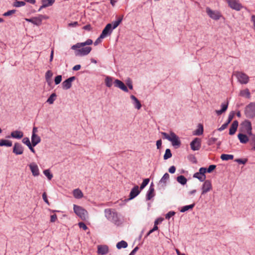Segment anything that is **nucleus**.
<instances>
[{
  "mask_svg": "<svg viewBox=\"0 0 255 255\" xmlns=\"http://www.w3.org/2000/svg\"><path fill=\"white\" fill-rule=\"evenodd\" d=\"M93 43L91 39H88L84 42L77 43L71 47V49L75 50V54L77 56H83L88 55L91 51L92 48L89 46Z\"/></svg>",
  "mask_w": 255,
  "mask_h": 255,
  "instance_id": "f257e3e1",
  "label": "nucleus"
},
{
  "mask_svg": "<svg viewBox=\"0 0 255 255\" xmlns=\"http://www.w3.org/2000/svg\"><path fill=\"white\" fill-rule=\"evenodd\" d=\"M106 217L110 221L112 222L116 225H119L120 220L118 213L114 210L110 209H107L105 210Z\"/></svg>",
  "mask_w": 255,
  "mask_h": 255,
  "instance_id": "f03ea898",
  "label": "nucleus"
},
{
  "mask_svg": "<svg viewBox=\"0 0 255 255\" xmlns=\"http://www.w3.org/2000/svg\"><path fill=\"white\" fill-rule=\"evenodd\" d=\"M73 210L74 213L82 220H85L88 218V212L83 207L78 205H74Z\"/></svg>",
  "mask_w": 255,
  "mask_h": 255,
  "instance_id": "7ed1b4c3",
  "label": "nucleus"
},
{
  "mask_svg": "<svg viewBox=\"0 0 255 255\" xmlns=\"http://www.w3.org/2000/svg\"><path fill=\"white\" fill-rule=\"evenodd\" d=\"M245 114L247 118L253 119L255 117V102H251L245 109Z\"/></svg>",
  "mask_w": 255,
  "mask_h": 255,
  "instance_id": "20e7f679",
  "label": "nucleus"
},
{
  "mask_svg": "<svg viewBox=\"0 0 255 255\" xmlns=\"http://www.w3.org/2000/svg\"><path fill=\"white\" fill-rule=\"evenodd\" d=\"M234 75L236 77L238 81L242 84H246L249 81V77L245 73L236 71Z\"/></svg>",
  "mask_w": 255,
  "mask_h": 255,
  "instance_id": "39448f33",
  "label": "nucleus"
},
{
  "mask_svg": "<svg viewBox=\"0 0 255 255\" xmlns=\"http://www.w3.org/2000/svg\"><path fill=\"white\" fill-rule=\"evenodd\" d=\"M242 131L252 135V127L251 123L249 121H245L242 124Z\"/></svg>",
  "mask_w": 255,
  "mask_h": 255,
  "instance_id": "423d86ee",
  "label": "nucleus"
},
{
  "mask_svg": "<svg viewBox=\"0 0 255 255\" xmlns=\"http://www.w3.org/2000/svg\"><path fill=\"white\" fill-rule=\"evenodd\" d=\"M229 6L232 9L237 11L240 10L242 7V5L238 0H227Z\"/></svg>",
  "mask_w": 255,
  "mask_h": 255,
  "instance_id": "0eeeda50",
  "label": "nucleus"
},
{
  "mask_svg": "<svg viewBox=\"0 0 255 255\" xmlns=\"http://www.w3.org/2000/svg\"><path fill=\"white\" fill-rule=\"evenodd\" d=\"M206 11L208 15L213 19H219L221 16V14L220 12L218 11L212 10L209 7H207Z\"/></svg>",
  "mask_w": 255,
  "mask_h": 255,
  "instance_id": "6e6552de",
  "label": "nucleus"
},
{
  "mask_svg": "<svg viewBox=\"0 0 255 255\" xmlns=\"http://www.w3.org/2000/svg\"><path fill=\"white\" fill-rule=\"evenodd\" d=\"M201 146V140L199 138H195L191 143V148L194 150H198L200 149Z\"/></svg>",
  "mask_w": 255,
  "mask_h": 255,
  "instance_id": "1a4fd4ad",
  "label": "nucleus"
},
{
  "mask_svg": "<svg viewBox=\"0 0 255 255\" xmlns=\"http://www.w3.org/2000/svg\"><path fill=\"white\" fill-rule=\"evenodd\" d=\"M24 151V148L22 145L18 142H16L14 143L12 152L15 155H21L23 154Z\"/></svg>",
  "mask_w": 255,
  "mask_h": 255,
  "instance_id": "9d476101",
  "label": "nucleus"
},
{
  "mask_svg": "<svg viewBox=\"0 0 255 255\" xmlns=\"http://www.w3.org/2000/svg\"><path fill=\"white\" fill-rule=\"evenodd\" d=\"M212 189V185L210 180H207L204 182L202 188V194H204Z\"/></svg>",
  "mask_w": 255,
  "mask_h": 255,
  "instance_id": "9b49d317",
  "label": "nucleus"
},
{
  "mask_svg": "<svg viewBox=\"0 0 255 255\" xmlns=\"http://www.w3.org/2000/svg\"><path fill=\"white\" fill-rule=\"evenodd\" d=\"M170 137L169 141L171 142L173 146L177 147L180 146L181 141L179 137L174 132H171V136Z\"/></svg>",
  "mask_w": 255,
  "mask_h": 255,
  "instance_id": "f8f14e48",
  "label": "nucleus"
},
{
  "mask_svg": "<svg viewBox=\"0 0 255 255\" xmlns=\"http://www.w3.org/2000/svg\"><path fill=\"white\" fill-rule=\"evenodd\" d=\"M112 31V23L108 24L103 29L101 34V38H105L108 35H110Z\"/></svg>",
  "mask_w": 255,
  "mask_h": 255,
  "instance_id": "ddd939ff",
  "label": "nucleus"
},
{
  "mask_svg": "<svg viewBox=\"0 0 255 255\" xmlns=\"http://www.w3.org/2000/svg\"><path fill=\"white\" fill-rule=\"evenodd\" d=\"M75 79V76H72L63 82L62 84L63 89L64 90L70 89L72 86V82L74 81Z\"/></svg>",
  "mask_w": 255,
  "mask_h": 255,
  "instance_id": "4468645a",
  "label": "nucleus"
},
{
  "mask_svg": "<svg viewBox=\"0 0 255 255\" xmlns=\"http://www.w3.org/2000/svg\"><path fill=\"white\" fill-rule=\"evenodd\" d=\"M28 166L33 176H37L39 175V170L36 163L32 162Z\"/></svg>",
  "mask_w": 255,
  "mask_h": 255,
  "instance_id": "2eb2a0df",
  "label": "nucleus"
},
{
  "mask_svg": "<svg viewBox=\"0 0 255 255\" xmlns=\"http://www.w3.org/2000/svg\"><path fill=\"white\" fill-rule=\"evenodd\" d=\"M115 86L123 90L125 92H128V90L127 87L121 81L118 79H116L114 81Z\"/></svg>",
  "mask_w": 255,
  "mask_h": 255,
  "instance_id": "dca6fc26",
  "label": "nucleus"
},
{
  "mask_svg": "<svg viewBox=\"0 0 255 255\" xmlns=\"http://www.w3.org/2000/svg\"><path fill=\"white\" fill-rule=\"evenodd\" d=\"M48 18V17L47 16L40 14L37 17H33V24L39 26L41 25L43 19H46Z\"/></svg>",
  "mask_w": 255,
  "mask_h": 255,
  "instance_id": "f3484780",
  "label": "nucleus"
},
{
  "mask_svg": "<svg viewBox=\"0 0 255 255\" xmlns=\"http://www.w3.org/2000/svg\"><path fill=\"white\" fill-rule=\"evenodd\" d=\"M109 252L108 247L106 245H99L98 246V253L104 255L107 254Z\"/></svg>",
  "mask_w": 255,
  "mask_h": 255,
  "instance_id": "a211bd4d",
  "label": "nucleus"
},
{
  "mask_svg": "<svg viewBox=\"0 0 255 255\" xmlns=\"http://www.w3.org/2000/svg\"><path fill=\"white\" fill-rule=\"evenodd\" d=\"M140 193L138 186H135L131 190L129 194V199H132L137 196Z\"/></svg>",
  "mask_w": 255,
  "mask_h": 255,
  "instance_id": "6ab92c4d",
  "label": "nucleus"
},
{
  "mask_svg": "<svg viewBox=\"0 0 255 255\" xmlns=\"http://www.w3.org/2000/svg\"><path fill=\"white\" fill-rule=\"evenodd\" d=\"M238 127V122L234 121L231 125L229 130V134L233 135L235 133Z\"/></svg>",
  "mask_w": 255,
  "mask_h": 255,
  "instance_id": "aec40b11",
  "label": "nucleus"
},
{
  "mask_svg": "<svg viewBox=\"0 0 255 255\" xmlns=\"http://www.w3.org/2000/svg\"><path fill=\"white\" fill-rule=\"evenodd\" d=\"M238 137L242 143H246L249 141L248 136L243 133H239L238 134Z\"/></svg>",
  "mask_w": 255,
  "mask_h": 255,
  "instance_id": "412c9836",
  "label": "nucleus"
},
{
  "mask_svg": "<svg viewBox=\"0 0 255 255\" xmlns=\"http://www.w3.org/2000/svg\"><path fill=\"white\" fill-rule=\"evenodd\" d=\"M11 137L16 139H20L23 136V133L21 131L14 130L11 132Z\"/></svg>",
  "mask_w": 255,
  "mask_h": 255,
  "instance_id": "4be33fe9",
  "label": "nucleus"
},
{
  "mask_svg": "<svg viewBox=\"0 0 255 255\" xmlns=\"http://www.w3.org/2000/svg\"><path fill=\"white\" fill-rule=\"evenodd\" d=\"M41 141L40 137L36 134H32L31 142L33 146H35Z\"/></svg>",
  "mask_w": 255,
  "mask_h": 255,
  "instance_id": "5701e85b",
  "label": "nucleus"
},
{
  "mask_svg": "<svg viewBox=\"0 0 255 255\" xmlns=\"http://www.w3.org/2000/svg\"><path fill=\"white\" fill-rule=\"evenodd\" d=\"M130 98L133 101V104L134 107L138 110L140 109L141 107V105L139 101L133 95L130 96Z\"/></svg>",
  "mask_w": 255,
  "mask_h": 255,
  "instance_id": "b1692460",
  "label": "nucleus"
},
{
  "mask_svg": "<svg viewBox=\"0 0 255 255\" xmlns=\"http://www.w3.org/2000/svg\"><path fill=\"white\" fill-rule=\"evenodd\" d=\"M154 189L152 183L150 186V187L148 189V191L146 195V199L147 200H150L154 196Z\"/></svg>",
  "mask_w": 255,
  "mask_h": 255,
  "instance_id": "393cba45",
  "label": "nucleus"
},
{
  "mask_svg": "<svg viewBox=\"0 0 255 255\" xmlns=\"http://www.w3.org/2000/svg\"><path fill=\"white\" fill-rule=\"evenodd\" d=\"M74 197L76 199H81L83 197V194L79 189H74L73 191Z\"/></svg>",
  "mask_w": 255,
  "mask_h": 255,
  "instance_id": "a878e982",
  "label": "nucleus"
},
{
  "mask_svg": "<svg viewBox=\"0 0 255 255\" xmlns=\"http://www.w3.org/2000/svg\"><path fill=\"white\" fill-rule=\"evenodd\" d=\"M228 106V103H223L222 104V109L221 110H216V113L218 115H221L223 113L225 112Z\"/></svg>",
  "mask_w": 255,
  "mask_h": 255,
  "instance_id": "bb28decb",
  "label": "nucleus"
},
{
  "mask_svg": "<svg viewBox=\"0 0 255 255\" xmlns=\"http://www.w3.org/2000/svg\"><path fill=\"white\" fill-rule=\"evenodd\" d=\"M0 146H5L7 147H10L12 146V142L10 140L6 139H1L0 140Z\"/></svg>",
  "mask_w": 255,
  "mask_h": 255,
  "instance_id": "cd10ccee",
  "label": "nucleus"
},
{
  "mask_svg": "<svg viewBox=\"0 0 255 255\" xmlns=\"http://www.w3.org/2000/svg\"><path fill=\"white\" fill-rule=\"evenodd\" d=\"M159 222V218L156 219V220L155 221L154 227L147 233L146 237L148 236L150 234L153 233L154 231L158 230L157 225L158 224Z\"/></svg>",
  "mask_w": 255,
  "mask_h": 255,
  "instance_id": "c85d7f7f",
  "label": "nucleus"
},
{
  "mask_svg": "<svg viewBox=\"0 0 255 255\" xmlns=\"http://www.w3.org/2000/svg\"><path fill=\"white\" fill-rule=\"evenodd\" d=\"M203 126L202 125L199 124L198 125V128L194 131L193 134L196 135H200L203 134Z\"/></svg>",
  "mask_w": 255,
  "mask_h": 255,
  "instance_id": "c756f323",
  "label": "nucleus"
},
{
  "mask_svg": "<svg viewBox=\"0 0 255 255\" xmlns=\"http://www.w3.org/2000/svg\"><path fill=\"white\" fill-rule=\"evenodd\" d=\"M194 206H195V203H193L192 204H191L189 205L184 206L181 208V209L180 210V211L181 212H185L189 210L192 209Z\"/></svg>",
  "mask_w": 255,
  "mask_h": 255,
  "instance_id": "7c9ffc66",
  "label": "nucleus"
},
{
  "mask_svg": "<svg viewBox=\"0 0 255 255\" xmlns=\"http://www.w3.org/2000/svg\"><path fill=\"white\" fill-rule=\"evenodd\" d=\"M55 0H42L43 7H48L51 6L54 2Z\"/></svg>",
  "mask_w": 255,
  "mask_h": 255,
  "instance_id": "2f4dec72",
  "label": "nucleus"
},
{
  "mask_svg": "<svg viewBox=\"0 0 255 255\" xmlns=\"http://www.w3.org/2000/svg\"><path fill=\"white\" fill-rule=\"evenodd\" d=\"M116 247L118 249L126 248L128 247V244L126 242L122 241L117 244Z\"/></svg>",
  "mask_w": 255,
  "mask_h": 255,
  "instance_id": "473e14b6",
  "label": "nucleus"
},
{
  "mask_svg": "<svg viewBox=\"0 0 255 255\" xmlns=\"http://www.w3.org/2000/svg\"><path fill=\"white\" fill-rule=\"evenodd\" d=\"M240 95L241 96L246 97L247 98H250V92L248 89L241 91Z\"/></svg>",
  "mask_w": 255,
  "mask_h": 255,
  "instance_id": "72a5a7b5",
  "label": "nucleus"
},
{
  "mask_svg": "<svg viewBox=\"0 0 255 255\" xmlns=\"http://www.w3.org/2000/svg\"><path fill=\"white\" fill-rule=\"evenodd\" d=\"M177 181L182 185H185L187 182V179L183 175L177 177Z\"/></svg>",
  "mask_w": 255,
  "mask_h": 255,
  "instance_id": "f704fd0d",
  "label": "nucleus"
},
{
  "mask_svg": "<svg viewBox=\"0 0 255 255\" xmlns=\"http://www.w3.org/2000/svg\"><path fill=\"white\" fill-rule=\"evenodd\" d=\"M53 76V73L51 70H48L45 74V79L47 82L49 84L51 82V78Z\"/></svg>",
  "mask_w": 255,
  "mask_h": 255,
  "instance_id": "c9c22d12",
  "label": "nucleus"
},
{
  "mask_svg": "<svg viewBox=\"0 0 255 255\" xmlns=\"http://www.w3.org/2000/svg\"><path fill=\"white\" fill-rule=\"evenodd\" d=\"M221 158L223 160H232L234 158V156L231 154H223L221 156Z\"/></svg>",
  "mask_w": 255,
  "mask_h": 255,
  "instance_id": "e433bc0d",
  "label": "nucleus"
},
{
  "mask_svg": "<svg viewBox=\"0 0 255 255\" xmlns=\"http://www.w3.org/2000/svg\"><path fill=\"white\" fill-rule=\"evenodd\" d=\"M193 177L198 178L200 181H204L206 179L205 175L200 174L199 172L195 173Z\"/></svg>",
  "mask_w": 255,
  "mask_h": 255,
  "instance_id": "4c0bfd02",
  "label": "nucleus"
},
{
  "mask_svg": "<svg viewBox=\"0 0 255 255\" xmlns=\"http://www.w3.org/2000/svg\"><path fill=\"white\" fill-rule=\"evenodd\" d=\"M105 84L108 87H111L113 85V78L107 76L105 79Z\"/></svg>",
  "mask_w": 255,
  "mask_h": 255,
  "instance_id": "58836bf2",
  "label": "nucleus"
},
{
  "mask_svg": "<svg viewBox=\"0 0 255 255\" xmlns=\"http://www.w3.org/2000/svg\"><path fill=\"white\" fill-rule=\"evenodd\" d=\"M56 95L55 93H52L47 100V102L49 104H52L55 100Z\"/></svg>",
  "mask_w": 255,
  "mask_h": 255,
  "instance_id": "ea45409f",
  "label": "nucleus"
},
{
  "mask_svg": "<svg viewBox=\"0 0 255 255\" xmlns=\"http://www.w3.org/2000/svg\"><path fill=\"white\" fill-rule=\"evenodd\" d=\"M172 156V153L171 152V151L169 149H166L165 151V153L164 155V159H167L169 158H170Z\"/></svg>",
  "mask_w": 255,
  "mask_h": 255,
  "instance_id": "a19ab883",
  "label": "nucleus"
},
{
  "mask_svg": "<svg viewBox=\"0 0 255 255\" xmlns=\"http://www.w3.org/2000/svg\"><path fill=\"white\" fill-rule=\"evenodd\" d=\"M43 173L49 180H51L53 177V175L50 173L49 169L44 170Z\"/></svg>",
  "mask_w": 255,
  "mask_h": 255,
  "instance_id": "79ce46f5",
  "label": "nucleus"
},
{
  "mask_svg": "<svg viewBox=\"0 0 255 255\" xmlns=\"http://www.w3.org/2000/svg\"><path fill=\"white\" fill-rule=\"evenodd\" d=\"M126 84L129 89H133L132 82L130 78H128L126 81Z\"/></svg>",
  "mask_w": 255,
  "mask_h": 255,
  "instance_id": "37998d69",
  "label": "nucleus"
},
{
  "mask_svg": "<svg viewBox=\"0 0 255 255\" xmlns=\"http://www.w3.org/2000/svg\"><path fill=\"white\" fill-rule=\"evenodd\" d=\"M122 19H123V18L121 17V18H119V19L118 20L114 21L112 24H113V29H115L116 27H117L118 26V25L120 24V23L122 22Z\"/></svg>",
  "mask_w": 255,
  "mask_h": 255,
  "instance_id": "c03bdc74",
  "label": "nucleus"
},
{
  "mask_svg": "<svg viewBox=\"0 0 255 255\" xmlns=\"http://www.w3.org/2000/svg\"><path fill=\"white\" fill-rule=\"evenodd\" d=\"M149 179L148 178H146L143 180L142 184L140 185V188L141 190L143 189L149 183Z\"/></svg>",
  "mask_w": 255,
  "mask_h": 255,
  "instance_id": "a18cd8bd",
  "label": "nucleus"
},
{
  "mask_svg": "<svg viewBox=\"0 0 255 255\" xmlns=\"http://www.w3.org/2000/svg\"><path fill=\"white\" fill-rule=\"evenodd\" d=\"M25 2L23 1H17L15 2L13 5L15 7H20L25 5Z\"/></svg>",
  "mask_w": 255,
  "mask_h": 255,
  "instance_id": "49530a36",
  "label": "nucleus"
},
{
  "mask_svg": "<svg viewBox=\"0 0 255 255\" xmlns=\"http://www.w3.org/2000/svg\"><path fill=\"white\" fill-rule=\"evenodd\" d=\"M15 12H16V10H15V9L10 10L7 11L6 12H4L3 14V15L4 16H10V15L15 13Z\"/></svg>",
  "mask_w": 255,
  "mask_h": 255,
  "instance_id": "de8ad7c7",
  "label": "nucleus"
},
{
  "mask_svg": "<svg viewBox=\"0 0 255 255\" xmlns=\"http://www.w3.org/2000/svg\"><path fill=\"white\" fill-rule=\"evenodd\" d=\"M161 134L163 135V138L167 139L168 140H169V139L171 138L170 136H171V132H170L169 134L163 132H161Z\"/></svg>",
  "mask_w": 255,
  "mask_h": 255,
  "instance_id": "09e8293b",
  "label": "nucleus"
},
{
  "mask_svg": "<svg viewBox=\"0 0 255 255\" xmlns=\"http://www.w3.org/2000/svg\"><path fill=\"white\" fill-rule=\"evenodd\" d=\"M61 81H62V76L61 75L57 76L55 78L54 81H55V83L56 85H58L59 83H60Z\"/></svg>",
  "mask_w": 255,
  "mask_h": 255,
  "instance_id": "8fccbe9b",
  "label": "nucleus"
},
{
  "mask_svg": "<svg viewBox=\"0 0 255 255\" xmlns=\"http://www.w3.org/2000/svg\"><path fill=\"white\" fill-rule=\"evenodd\" d=\"M22 142L23 143L26 144L27 146H30V144H31L30 143L29 138H28V137L23 138L22 139Z\"/></svg>",
  "mask_w": 255,
  "mask_h": 255,
  "instance_id": "3c124183",
  "label": "nucleus"
},
{
  "mask_svg": "<svg viewBox=\"0 0 255 255\" xmlns=\"http://www.w3.org/2000/svg\"><path fill=\"white\" fill-rule=\"evenodd\" d=\"M175 214V212L174 211H170L165 215V218L166 219H169L171 217Z\"/></svg>",
  "mask_w": 255,
  "mask_h": 255,
  "instance_id": "603ef678",
  "label": "nucleus"
},
{
  "mask_svg": "<svg viewBox=\"0 0 255 255\" xmlns=\"http://www.w3.org/2000/svg\"><path fill=\"white\" fill-rule=\"evenodd\" d=\"M216 167L215 165H211L209 166L208 169H207V172L208 173H211L213 171Z\"/></svg>",
  "mask_w": 255,
  "mask_h": 255,
  "instance_id": "864d4df0",
  "label": "nucleus"
},
{
  "mask_svg": "<svg viewBox=\"0 0 255 255\" xmlns=\"http://www.w3.org/2000/svg\"><path fill=\"white\" fill-rule=\"evenodd\" d=\"M78 225L80 228L83 229L85 231L87 229V226L83 222H80Z\"/></svg>",
  "mask_w": 255,
  "mask_h": 255,
  "instance_id": "5fc2aeb1",
  "label": "nucleus"
},
{
  "mask_svg": "<svg viewBox=\"0 0 255 255\" xmlns=\"http://www.w3.org/2000/svg\"><path fill=\"white\" fill-rule=\"evenodd\" d=\"M57 220V217L56 214H53L51 215L50 216V222H55Z\"/></svg>",
  "mask_w": 255,
  "mask_h": 255,
  "instance_id": "6e6d98bb",
  "label": "nucleus"
},
{
  "mask_svg": "<svg viewBox=\"0 0 255 255\" xmlns=\"http://www.w3.org/2000/svg\"><path fill=\"white\" fill-rule=\"evenodd\" d=\"M216 140H217V138H216L215 137H211L209 139L208 144L209 145H211V144H213L214 143H215Z\"/></svg>",
  "mask_w": 255,
  "mask_h": 255,
  "instance_id": "4d7b16f0",
  "label": "nucleus"
},
{
  "mask_svg": "<svg viewBox=\"0 0 255 255\" xmlns=\"http://www.w3.org/2000/svg\"><path fill=\"white\" fill-rule=\"evenodd\" d=\"M42 198H43V200L44 201V202L47 203L48 205L49 204V201L47 199V195H46V193L45 192H44L42 194Z\"/></svg>",
  "mask_w": 255,
  "mask_h": 255,
  "instance_id": "13d9d810",
  "label": "nucleus"
},
{
  "mask_svg": "<svg viewBox=\"0 0 255 255\" xmlns=\"http://www.w3.org/2000/svg\"><path fill=\"white\" fill-rule=\"evenodd\" d=\"M207 172V169L206 168L201 167L199 169V171L198 172L200 174L205 175V173Z\"/></svg>",
  "mask_w": 255,
  "mask_h": 255,
  "instance_id": "bf43d9fd",
  "label": "nucleus"
},
{
  "mask_svg": "<svg viewBox=\"0 0 255 255\" xmlns=\"http://www.w3.org/2000/svg\"><path fill=\"white\" fill-rule=\"evenodd\" d=\"M228 125L229 124L227 123L224 124L220 128H218V130L222 131L224 130L225 128H227Z\"/></svg>",
  "mask_w": 255,
  "mask_h": 255,
  "instance_id": "052dcab7",
  "label": "nucleus"
},
{
  "mask_svg": "<svg viewBox=\"0 0 255 255\" xmlns=\"http://www.w3.org/2000/svg\"><path fill=\"white\" fill-rule=\"evenodd\" d=\"M169 178V175L166 173L162 177L161 180L163 182H165L166 180H168Z\"/></svg>",
  "mask_w": 255,
  "mask_h": 255,
  "instance_id": "680f3d73",
  "label": "nucleus"
},
{
  "mask_svg": "<svg viewBox=\"0 0 255 255\" xmlns=\"http://www.w3.org/2000/svg\"><path fill=\"white\" fill-rule=\"evenodd\" d=\"M234 117V113H230L228 116V121L226 122L228 124L232 121Z\"/></svg>",
  "mask_w": 255,
  "mask_h": 255,
  "instance_id": "e2e57ef3",
  "label": "nucleus"
},
{
  "mask_svg": "<svg viewBox=\"0 0 255 255\" xmlns=\"http://www.w3.org/2000/svg\"><path fill=\"white\" fill-rule=\"evenodd\" d=\"M104 38H101V35L100 37L97 39V40L95 41L94 44L95 45H98L99 43H101L102 42V39Z\"/></svg>",
  "mask_w": 255,
  "mask_h": 255,
  "instance_id": "0e129e2a",
  "label": "nucleus"
},
{
  "mask_svg": "<svg viewBox=\"0 0 255 255\" xmlns=\"http://www.w3.org/2000/svg\"><path fill=\"white\" fill-rule=\"evenodd\" d=\"M176 168L174 166H172L169 168V172L171 173H174L175 172Z\"/></svg>",
  "mask_w": 255,
  "mask_h": 255,
  "instance_id": "69168bd1",
  "label": "nucleus"
},
{
  "mask_svg": "<svg viewBox=\"0 0 255 255\" xmlns=\"http://www.w3.org/2000/svg\"><path fill=\"white\" fill-rule=\"evenodd\" d=\"M251 21L253 23V28L255 30V15H253L251 17Z\"/></svg>",
  "mask_w": 255,
  "mask_h": 255,
  "instance_id": "338daca9",
  "label": "nucleus"
},
{
  "mask_svg": "<svg viewBox=\"0 0 255 255\" xmlns=\"http://www.w3.org/2000/svg\"><path fill=\"white\" fill-rule=\"evenodd\" d=\"M77 25H78V22L77 21H75V22H71V23H69L68 24V26H72V27H76L77 26Z\"/></svg>",
  "mask_w": 255,
  "mask_h": 255,
  "instance_id": "774afa93",
  "label": "nucleus"
}]
</instances>
